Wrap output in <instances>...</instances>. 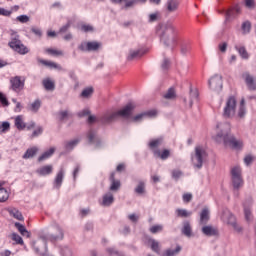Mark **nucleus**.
I'll list each match as a JSON object with an SVG mask.
<instances>
[{"label":"nucleus","instance_id":"nucleus-22","mask_svg":"<svg viewBox=\"0 0 256 256\" xmlns=\"http://www.w3.org/2000/svg\"><path fill=\"white\" fill-rule=\"evenodd\" d=\"M39 63L45 67H48V69H57V71H63V67L55 62L40 59Z\"/></svg>","mask_w":256,"mask_h":256},{"label":"nucleus","instance_id":"nucleus-30","mask_svg":"<svg viewBox=\"0 0 256 256\" xmlns=\"http://www.w3.org/2000/svg\"><path fill=\"white\" fill-rule=\"evenodd\" d=\"M14 125L18 131H23L27 127L25 122H23V116L19 115L15 118Z\"/></svg>","mask_w":256,"mask_h":256},{"label":"nucleus","instance_id":"nucleus-34","mask_svg":"<svg viewBox=\"0 0 256 256\" xmlns=\"http://www.w3.org/2000/svg\"><path fill=\"white\" fill-rule=\"evenodd\" d=\"M61 256H73V250L68 245H62L59 247Z\"/></svg>","mask_w":256,"mask_h":256},{"label":"nucleus","instance_id":"nucleus-57","mask_svg":"<svg viewBox=\"0 0 256 256\" xmlns=\"http://www.w3.org/2000/svg\"><path fill=\"white\" fill-rule=\"evenodd\" d=\"M0 103H2L4 107H9V100H7V96H5L3 92H0Z\"/></svg>","mask_w":256,"mask_h":256},{"label":"nucleus","instance_id":"nucleus-43","mask_svg":"<svg viewBox=\"0 0 256 256\" xmlns=\"http://www.w3.org/2000/svg\"><path fill=\"white\" fill-rule=\"evenodd\" d=\"M154 153H155V155H158V157H160V159H162V161L169 159V155H171V152L167 149L162 151V153L160 151H155Z\"/></svg>","mask_w":256,"mask_h":256},{"label":"nucleus","instance_id":"nucleus-5","mask_svg":"<svg viewBox=\"0 0 256 256\" xmlns=\"http://www.w3.org/2000/svg\"><path fill=\"white\" fill-rule=\"evenodd\" d=\"M205 157H207V152H205L201 146H197L195 148V154L191 157L194 169H201L203 167V160Z\"/></svg>","mask_w":256,"mask_h":256},{"label":"nucleus","instance_id":"nucleus-23","mask_svg":"<svg viewBox=\"0 0 256 256\" xmlns=\"http://www.w3.org/2000/svg\"><path fill=\"white\" fill-rule=\"evenodd\" d=\"M36 173L39 174L41 177L51 175V173H53V165L42 166L36 170Z\"/></svg>","mask_w":256,"mask_h":256},{"label":"nucleus","instance_id":"nucleus-53","mask_svg":"<svg viewBox=\"0 0 256 256\" xmlns=\"http://www.w3.org/2000/svg\"><path fill=\"white\" fill-rule=\"evenodd\" d=\"M46 53H48L49 55H53L54 57H59L60 55H63V51L55 50L51 48H48L46 50Z\"/></svg>","mask_w":256,"mask_h":256},{"label":"nucleus","instance_id":"nucleus-2","mask_svg":"<svg viewBox=\"0 0 256 256\" xmlns=\"http://www.w3.org/2000/svg\"><path fill=\"white\" fill-rule=\"evenodd\" d=\"M216 128L218 129L214 137L216 143H224L226 147H232V149H241V147H243V142L237 140V138L231 134V124L229 122L218 123Z\"/></svg>","mask_w":256,"mask_h":256},{"label":"nucleus","instance_id":"nucleus-47","mask_svg":"<svg viewBox=\"0 0 256 256\" xmlns=\"http://www.w3.org/2000/svg\"><path fill=\"white\" fill-rule=\"evenodd\" d=\"M181 177H183V171L179 169L172 170V178L174 179V181H179Z\"/></svg>","mask_w":256,"mask_h":256},{"label":"nucleus","instance_id":"nucleus-55","mask_svg":"<svg viewBox=\"0 0 256 256\" xmlns=\"http://www.w3.org/2000/svg\"><path fill=\"white\" fill-rule=\"evenodd\" d=\"M39 135H43L42 126H34L33 137H39Z\"/></svg>","mask_w":256,"mask_h":256},{"label":"nucleus","instance_id":"nucleus-24","mask_svg":"<svg viewBox=\"0 0 256 256\" xmlns=\"http://www.w3.org/2000/svg\"><path fill=\"white\" fill-rule=\"evenodd\" d=\"M143 55H145V52L141 49L138 50H130L127 60L128 61H133V59H139L141 57H143Z\"/></svg>","mask_w":256,"mask_h":256},{"label":"nucleus","instance_id":"nucleus-13","mask_svg":"<svg viewBox=\"0 0 256 256\" xmlns=\"http://www.w3.org/2000/svg\"><path fill=\"white\" fill-rule=\"evenodd\" d=\"M115 203V196H113L112 192H107L102 197L101 205L102 207H111Z\"/></svg>","mask_w":256,"mask_h":256},{"label":"nucleus","instance_id":"nucleus-32","mask_svg":"<svg viewBox=\"0 0 256 256\" xmlns=\"http://www.w3.org/2000/svg\"><path fill=\"white\" fill-rule=\"evenodd\" d=\"M88 141L89 143H96V147L101 145V141L97 138V134L93 130L88 132Z\"/></svg>","mask_w":256,"mask_h":256},{"label":"nucleus","instance_id":"nucleus-27","mask_svg":"<svg viewBox=\"0 0 256 256\" xmlns=\"http://www.w3.org/2000/svg\"><path fill=\"white\" fill-rule=\"evenodd\" d=\"M80 141H81L80 139L66 141L64 143V147H65L66 151H73L75 149V147H77V145H79Z\"/></svg>","mask_w":256,"mask_h":256},{"label":"nucleus","instance_id":"nucleus-31","mask_svg":"<svg viewBox=\"0 0 256 256\" xmlns=\"http://www.w3.org/2000/svg\"><path fill=\"white\" fill-rule=\"evenodd\" d=\"M9 199V192L3 187V182H0V203H5Z\"/></svg>","mask_w":256,"mask_h":256},{"label":"nucleus","instance_id":"nucleus-37","mask_svg":"<svg viewBox=\"0 0 256 256\" xmlns=\"http://www.w3.org/2000/svg\"><path fill=\"white\" fill-rule=\"evenodd\" d=\"M69 111L68 110H61L56 114V117L58 119V121H67V119H69Z\"/></svg>","mask_w":256,"mask_h":256},{"label":"nucleus","instance_id":"nucleus-3","mask_svg":"<svg viewBox=\"0 0 256 256\" xmlns=\"http://www.w3.org/2000/svg\"><path fill=\"white\" fill-rule=\"evenodd\" d=\"M158 35L160 38V43H162L164 47L167 49H173V47H175V27H173L171 24H160Z\"/></svg>","mask_w":256,"mask_h":256},{"label":"nucleus","instance_id":"nucleus-64","mask_svg":"<svg viewBox=\"0 0 256 256\" xmlns=\"http://www.w3.org/2000/svg\"><path fill=\"white\" fill-rule=\"evenodd\" d=\"M33 157V148H29L23 155V159H31Z\"/></svg>","mask_w":256,"mask_h":256},{"label":"nucleus","instance_id":"nucleus-62","mask_svg":"<svg viewBox=\"0 0 256 256\" xmlns=\"http://www.w3.org/2000/svg\"><path fill=\"white\" fill-rule=\"evenodd\" d=\"M81 30L84 31V33L93 32L94 28L91 25L84 24L81 26Z\"/></svg>","mask_w":256,"mask_h":256},{"label":"nucleus","instance_id":"nucleus-44","mask_svg":"<svg viewBox=\"0 0 256 256\" xmlns=\"http://www.w3.org/2000/svg\"><path fill=\"white\" fill-rule=\"evenodd\" d=\"M101 47L98 42H87V51H97Z\"/></svg>","mask_w":256,"mask_h":256},{"label":"nucleus","instance_id":"nucleus-35","mask_svg":"<svg viewBox=\"0 0 256 256\" xmlns=\"http://www.w3.org/2000/svg\"><path fill=\"white\" fill-rule=\"evenodd\" d=\"M55 153V148H50L49 150L45 151L42 155L39 156L38 162L41 163L49 159Z\"/></svg>","mask_w":256,"mask_h":256},{"label":"nucleus","instance_id":"nucleus-8","mask_svg":"<svg viewBox=\"0 0 256 256\" xmlns=\"http://www.w3.org/2000/svg\"><path fill=\"white\" fill-rule=\"evenodd\" d=\"M136 108L137 104H135V102H129L122 109L116 111V113L118 114V117H122V119H129Z\"/></svg>","mask_w":256,"mask_h":256},{"label":"nucleus","instance_id":"nucleus-33","mask_svg":"<svg viewBox=\"0 0 256 256\" xmlns=\"http://www.w3.org/2000/svg\"><path fill=\"white\" fill-rule=\"evenodd\" d=\"M245 115H247V108H245V99H242L238 109V117L240 119H245Z\"/></svg>","mask_w":256,"mask_h":256},{"label":"nucleus","instance_id":"nucleus-20","mask_svg":"<svg viewBox=\"0 0 256 256\" xmlns=\"http://www.w3.org/2000/svg\"><path fill=\"white\" fill-rule=\"evenodd\" d=\"M251 205H253V200H248L246 202H244L243 207H244V215H245V219L246 221H251Z\"/></svg>","mask_w":256,"mask_h":256},{"label":"nucleus","instance_id":"nucleus-63","mask_svg":"<svg viewBox=\"0 0 256 256\" xmlns=\"http://www.w3.org/2000/svg\"><path fill=\"white\" fill-rule=\"evenodd\" d=\"M16 21H19L20 23H28L29 16H27V15L17 16Z\"/></svg>","mask_w":256,"mask_h":256},{"label":"nucleus","instance_id":"nucleus-45","mask_svg":"<svg viewBox=\"0 0 256 256\" xmlns=\"http://www.w3.org/2000/svg\"><path fill=\"white\" fill-rule=\"evenodd\" d=\"M162 143H163V138H158V139L152 140L149 143V147H150V149H155V148L161 146Z\"/></svg>","mask_w":256,"mask_h":256},{"label":"nucleus","instance_id":"nucleus-11","mask_svg":"<svg viewBox=\"0 0 256 256\" xmlns=\"http://www.w3.org/2000/svg\"><path fill=\"white\" fill-rule=\"evenodd\" d=\"M116 119H119L117 112L106 113L100 118V123L103 125H109L110 123H113V121H116Z\"/></svg>","mask_w":256,"mask_h":256},{"label":"nucleus","instance_id":"nucleus-52","mask_svg":"<svg viewBox=\"0 0 256 256\" xmlns=\"http://www.w3.org/2000/svg\"><path fill=\"white\" fill-rule=\"evenodd\" d=\"M169 67H171V61L167 58H164V60L161 63L162 71H167Z\"/></svg>","mask_w":256,"mask_h":256},{"label":"nucleus","instance_id":"nucleus-26","mask_svg":"<svg viewBox=\"0 0 256 256\" xmlns=\"http://www.w3.org/2000/svg\"><path fill=\"white\" fill-rule=\"evenodd\" d=\"M8 213L11 215V217H14V219H17L18 221H23L24 219L23 214L17 208H9Z\"/></svg>","mask_w":256,"mask_h":256},{"label":"nucleus","instance_id":"nucleus-41","mask_svg":"<svg viewBox=\"0 0 256 256\" xmlns=\"http://www.w3.org/2000/svg\"><path fill=\"white\" fill-rule=\"evenodd\" d=\"M176 214H177V217L187 218V217H191V215H193V212L178 208L176 210Z\"/></svg>","mask_w":256,"mask_h":256},{"label":"nucleus","instance_id":"nucleus-40","mask_svg":"<svg viewBox=\"0 0 256 256\" xmlns=\"http://www.w3.org/2000/svg\"><path fill=\"white\" fill-rule=\"evenodd\" d=\"M93 91V87H87L81 92L80 97L83 99H89L93 95Z\"/></svg>","mask_w":256,"mask_h":256},{"label":"nucleus","instance_id":"nucleus-7","mask_svg":"<svg viewBox=\"0 0 256 256\" xmlns=\"http://www.w3.org/2000/svg\"><path fill=\"white\" fill-rule=\"evenodd\" d=\"M231 179L233 188L238 191L243 187V177L241 176V167L235 166L231 169Z\"/></svg>","mask_w":256,"mask_h":256},{"label":"nucleus","instance_id":"nucleus-61","mask_svg":"<svg viewBox=\"0 0 256 256\" xmlns=\"http://www.w3.org/2000/svg\"><path fill=\"white\" fill-rule=\"evenodd\" d=\"M87 115H91V110H89V108L83 109L77 114L78 117H87Z\"/></svg>","mask_w":256,"mask_h":256},{"label":"nucleus","instance_id":"nucleus-48","mask_svg":"<svg viewBox=\"0 0 256 256\" xmlns=\"http://www.w3.org/2000/svg\"><path fill=\"white\" fill-rule=\"evenodd\" d=\"M149 231L153 235H155L157 233H161V231H163V225H161V224L154 225V226L150 227Z\"/></svg>","mask_w":256,"mask_h":256},{"label":"nucleus","instance_id":"nucleus-9","mask_svg":"<svg viewBox=\"0 0 256 256\" xmlns=\"http://www.w3.org/2000/svg\"><path fill=\"white\" fill-rule=\"evenodd\" d=\"M208 85L212 91L219 93L223 89V77L219 74L212 76L208 81Z\"/></svg>","mask_w":256,"mask_h":256},{"label":"nucleus","instance_id":"nucleus-4","mask_svg":"<svg viewBox=\"0 0 256 256\" xmlns=\"http://www.w3.org/2000/svg\"><path fill=\"white\" fill-rule=\"evenodd\" d=\"M236 111H237V99H235V96H230L226 100V104L223 109L222 115L225 119H231L235 117Z\"/></svg>","mask_w":256,"mask_h":256},{"label":"nucleus","instance_id":"nucleus-10","mask_svg":"<svg viewBox=\"0 0 256 256\" xmlns=\"http://www.w3.org/2000/svg\"><path fill=\"white\" fill-rule=\"evenodd\" d=\"M242 79L245 81L248 89L250 91H256V77L251 75L249 72H244L242 74Z\"/></svg>","mask_w":256,"mask_h":256},{"label":"nucleus","instance_id":"nucleus-39","mask_svg":"<svg viewBox=\"0 0 256 256\" xmlns=\"http://www.w3.org/2000/svg\"><path fill=\"white\" fill-rule=\"evenodd\" d=\"M177 97L175 93V88H169L166 93L163 94V98L167 100H173Z\"/></svg>","mask_w":256,"mask_h":256},{"label":"nucleus","instance_id":"nucleus-18","mask_svg":"<svg viewBox=\"0 0 256 256\" xmlns=\"http://www.w3.org/2000/svg\"><path fill=\"white\" fill-rule=\"evenodd\" d=\"M202 233L206 235V237H217V235H219V231L213 226L202 227Z\"/></svg>","mask_w":256,"mask_h":256},{"label":"nucleus","instance_id":"nucleus-1","mask_svg":"<svg viewBox=\"0 0 256 256\" xmlns=\"http://www.w3.org/2000/svg\"><path fill=\"white\" fill-rule=\"evenodd\" d=\"M65 233L59 224L52 223L46 228V233L40 234L39 238L34 242V250L37 255H45L47 253V241H62Z\"/></svg>","mask_w":256,"mask_h":256},{"label":"nucleus","instance_id":"nucleus-56","mask_svg":"<svg viewBox=\"0 0 256 256\" xmlns=\"http://www.w3.org/2000/svg\"><path fill=\"white\" fill-rule=\"evenodd\" d=\"M107 253L111 256L116 255V256H123V253L119 252L117 249L115 248H107L106 249Z\"/></svg>","mask_w":256,"mask_h":256},{"label":"nucleus","instance_id":"nucleus-59","mask_svg":"<svg viewBox=\"0 0 256 256\" xmlns=\"http://www.w3.org/2000/svg\"><path fill=\"white\" fill-rule=\"evenodd\" d=\"M41 108V100L37 99L33 103V113H37Z\"/></svg>","mask_w":256,"mask_h":256},{"label":"nucleus","instance_id":"nucleus-42","mask_svg":"<svg viewBox=\"0 0 256 256\" xmlns=\"http://www.w3.org/2000/svg\"><path fill=\"white\" fill-rule=\"evenodd\" d=\"M150 243L152 251H154V253H157V255H160L161 249L159 248V242L155 239H151Z\"/></svg>","mask_w":256,"mask_h":256},{"label":"nucleus","instance_id":"nucleus-60","mask_svg":"<svg viewBox=\"0 0 256 256\" xmlns=\"http://www.w3.org/2000/svg\"><path fill=\"white\" fill-rule=\"evenodd\" d=\"M198 98H199V92L197 90H193V88H190V99L195 101Z\"/></svg>","mask_w":256,"mask_h":256},{"label":"nucleus","instance_id":"nucleus-58","mask_svg":"<svg viewBox=\"0 0 256 256\" xmlns=\"http://www.w3.org/2000/svg\"><path fill=\"white\" fill-rule=\"evenodd\" d=\"M247 9H255V0H244Z\"/></svg>","mask_w":256,"mask_h":256},{"label":"nucleus","instance_id":"nucleus-12","mask_svg":"<svg viewBox=\"0 0 256 256\" xmlns=\"http://www.w3.org/2000/svg\"><path fill=\"white\" fill-rule=\"evenodd\" d=\"M110 188L109 190L112 191V193H117L119 189H121V180L115 179V173H111L110 175Z\"/></svg>","mask_w":256,"mask_h":256},{"label":"nucleus","instance_id":"nucleus-25","mask_svg":"<svg viewBox=\"0 0 256 256\" xmlns=\"http://www.w3.org/2000/svg\"><path fill=\"white\" fill-rule=\"evenodd\" d=\"M182 234L185 235V237H192L193 236V230L191 228V223L187 220H185L183 222Z\"/></svg>","mask_w":256,"mask_h":256},{"label":"nucleus","instance_id":"nucleus-6","mask_svg":"<svg viewBox=\"0 0 256 256\" xmlns=\"http://www.w3.org/2000/svg\"><path fill=\"white\" fill-rule=\"evenodd\" d=\"M9 47L19 53L20 55H25L29 53V49L23 45L21 40H19V35H12L11 41L8 43Z\"/></svg>","mask_w":256,"mask_h":256},{"label":"nucleus","instance_id":"nucleus-21","mask_svg":"<svg viewBox=\"0 0 256 256\" xmlns=\"http://www.w3.org/2000/svg\"><path fill=\"white\" fill-rule=\"evenodd\" d=\"M210 219L209 208L205 207L200 212V225H207Z\"/></svg>","mask_w":256,"mask_h":256},{"label":"nucleus","instance_id":"nucleus-29","mask_svg":"<svg viewBox=\"0 0 256 256\" xmlns=\"http://www.w3.org/2000/svg\"><path fill=\"white\" fill-rule=\"evenodd\" d=\"M42 85L46 91H55V82L49 78L44 79Z\"/></svg>","mask_w":256,"mask_h":256},{"label":"nucleus","instance_id":"nucleus-46","mask_svg":"<svg viewBox=\"0 0 256 256\" xmlns=\"http://www.w3.org/2000/svg\"><path fill=\"white\" fill-rule=\"evenodd\" d=\"M145 3L147 0H130L129 2H126L124 5V9H131L132 7H135L137 2Z\"/></svg>","mask_w":256,"mask_h":256},{"label":"nucleus","instance_id":"nucleus-38","mask_svg":"<svg viewBox=\"0 0 256 256\" xmlns=\"http://www.w3.org/2000/svg\"><path fill=\"white\" fill-rule=\"evenodd\" d=\"M234 49L238 51L240 57L243 59H249V53L247 52V49H245V46H235Z\"/></svg>","mask_w":256,"mask_h":256},{"label":"nucleus","instance_id":"nucleus-28","mask_svg":"<svg viewBox=\"0 0 256 256\" xmlns=\"http://www.w3.org/2000/svg\"><path fill=\"white\" fill-rule=\"evenodd\" d=\"M14 227H16V229H18L19 233L23 236V237H30L31 233L27 230V228H25V226L19 222L14 223Z\"/></svg>","mask_w":256,"mask_h":256},{"label":"nucleus","instance_id":"nucleus-19","mask_svg":"<svg viewBox=\"0 0 256 256\" xmlns=\"http://www.w3.org/2000/svg\"><path fill=\"white\" fill-rule=\"evenodd\" d=\"M179 9V0H167L166 11L167 13H175Z\"/></svg>","mask_w":256,"mask_h":256},{"label":"nucleus","instance_id":"nucleus-16","mask_svg":"<svg viewBox=\"0 0 256 256\" xmlns=\"http://www.w3.org/2000/svg\"><path fill=\"white\" fill-rule=\"evenodd\" d=\"M63 179H65V171L63 168H61L54 179L55 189H61V185H63Z\"/></svg>","mask_w":256,"mask_h":256},{"label":"nucleus","instance_id":"nucleus-49","mask_svg":"<svg viewBox=\"0 0 256 256\" xmlns=\"http://www.w3.org/2000/svg\"><path fill=\"white\" fill-rule=\"evenodd\" d=\"M11 129V124L7 121L0 124V133H7Z\"/></svg>","mask_w":256,"mask_h":256},{"label":"nucleus","instance_id":"nucleus-54","mask_svg":"<svg viewBox=\"0 0 256 256\" xmlns=\"http://www.w3.org/2000/svg\"><path fill=\"white\" fill-rule=\"evenodd\" d=\"M242 31L244 34H247L251 31V22L246 21L242 24Z\"/></svg>","mask_w":256,"mask_h":256},{"label":"nucleus","instance_id":"nucleus-36","mask_svg":"<svg viewBox=\"0 0 256 256\" xmlns=\"http://www.w3.org/2000/svg\"><path fill=\"white\" fill-rule=\"evenodd\" d=\"M181 246H176V248L173 249H167L162 256H176L179 255V253H181Z\"/></svg>","mask_w":256,"mask_h":256},{"label":"nucleus","instance_id":"nucleus-15","mask_svg":"<svg viewBox=\"0 0 256 256\" xmlns=\"http://www.w3.org/2000/svg\"><path fill=\"white\" fill-rule=\"evenodd\" d=\"M10 83H11L12 90L16 92L21 91V89H23L25 85L23 81H21V77L19 76L11 78Z\"/></svg>","mask_w":256,"mask_h":256},{"label":"nucleus","instance_id":"nucleus-50","mask_svg":"<svg viewBox=\"0 0 256 256\" xmlns=\"http://www.w3.org/2000/svg\"><path fill=\"white\" fill-rule=\"evenodd\" d=\"M135 193L143 195V193H145V183L139 182L138 186L135 188Z\"/></svg>","mask_w":256,"mask_h":256},{"label":"nucleus","instance_id":"nucleus-51","mask_svg":"<svg viewBox=\"0 0 256 256\" xmlns=\"http://www.w3.org/2000/svg\"><path fill=\"white\" fill-rule=\"evenodd\" d=\"M11 239L12 241H15L17 245H23V238H21L17 233H12Z\"/></svg>","mask_w":256,"mask_h":256},{"label":"nucleus","instance_id":"nucleus-14","mask_svg":"<svg viewBox=\"0 0 256 256\" xmlns=\"http://www.w3.org/2000/svg\"><path fill=\"white\" fill-rule=\"evenodd\" d=\"M221 219L227 222L228 225L237 223V218H235V215H233V213H231L229 210L223 211Z\"/></svg>","mask_w":256,"mask_h":256},{"label":"nucleus","instance_id":"nucleus-17","mask_svg":"<svg viewBox=\"0 0 256 256\" xmlns=\"http://www.w3.org/2000/svg\"><path fill=\"white\" fill-rule=\"evenodd\" d=\"M155 115H157V111L150 110V111L143 112V113H140V114L134 116L133 121H135L136 123H139L140 121H143V119H145V117H155Z\"/></svg>","mask_w":256,"mask_h":256}]
</instances>
